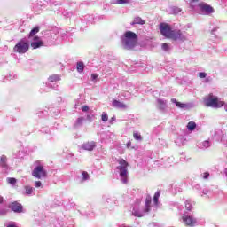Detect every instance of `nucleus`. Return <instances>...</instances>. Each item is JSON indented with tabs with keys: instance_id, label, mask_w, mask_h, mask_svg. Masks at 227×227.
<instances>
[{
	"instance_id": "3",
	"label": "nucleus",
	"mask_w": 227,
	"mask_h": 227,
	"mask_svg": "<svg viewBox=\"0 0 227 227\" xmlns=\"http://www.w3.org/2000/svg\"><path fill=\"white\" fill-rule=\"evenodd\" d=\"M119 166L117 167V169L120 171V176L123 182V184H127V173H129V170L127 168H129V162L125 160L124 159L118 160Z\"/></svg>"
},
{
	"instance_id": "37",
	"label": "nucleus",
	"mask_w": 227,
	"mask_h": 227,
	"mask_svg": "<svg viewBox=\"0 0 227 227\" xmlns=\"http://www.w3.org/2000/svg\"><path fill=\"white\" fill-rule=\"evenodd\" d=\"M199 77L200 79H205V77H207V73H199Z\"/></svg>"
},
{
	"instance_id": "25",
	"label": "nucleus",
	"mask_w": 227,
	"mask_h": 227,
	"mask_svg": "<svg viewBox=\"0 0 227 227\" xmlns=\"http://www.w3.org/2000/svg\"><path fill=\"white\" fill-rule=\"evenodd\" d=\"M130 0H116L114 4H129Z\"/></svg>"
},
{
	"instance_id": "11",
	"label": "nucleus",
	"mask_w": 227,
	"mask_h": 227,
	"mask_svg": "<svg viewBox=\"0 0 227 227\" xmlns=\"http://www.w3.org/2000/svg\"><path fill=\"white\" fill-rule=\"evenodd\" d=\"M200 8L202 12H205L206 13H214L215 12L214 7L207 4H200Z\"/></svg>"
},
{
	"instance_id": "8",
	"label": "nucleus",
	"mask_w": 227,
	"mask_h": 227,
	"mask_svg": "<svg viewBox=\"0 0 227 227\" xmlns=\"http://www.w3.org/2000/svg\"><path fill=\"white\" fill-rule=\"evenodd\" d=\"M182 219L183 222L185 223V226H194V224H196V219L192 218V216L183 215Z\"/></svg>"
},
{
	"instance_id": "35",
	"label": "nucleus",
	"mask_w": 227,
	"mask_h": 227,
	"mask_svg": "<svg viewBox=\"0 0 227 227\" xmlns=\"http://www.w3.org/2000/svg\"><path fill=\"white\" fill-rule=\"evenodd\" d=\"M86 118L89 123H91V121H93V115L88 114Z\"/></svg>"
},
{
	"instance_id": "44",
	"label": "nucleus",
	"mask_w": 227,
	"mask_h": 227,
	"mask_svg": "<svg viewBox=\"0 0 227 227\" xmlns=\"http://www.w3.org/2000/svg\"><path fill=\"white\" fill-rule=\"evenodd\" d=\"M7 227H17V225L10 224Z\"/></svg>"
},
{
	"instance_id": "38",
	"label": "nucleus",
	"mask_w": 227,
	"mask_h": 227,
	"mask_svg": "<svg viewBox=\"0 0 227 227\" xmlns=\"http://www.w3.org/2000/svg\"><path fill=\"white\" fill-rule=\"evenodd\" d=\"M98 74H91V81H96V80L98 79Z\"/></svg>"
},
{
	"instance_id": "16",
	"label": "nucleus",
	"mask_w": 227,
	"mask_h": 227,
	"mask_svg": "<svg viewBox=\"0 0 227 227\" xmlns=\"http://www.w3.org/2000/svg\"><path fill=\"white\" fill-rule=\"evenodd\" d=\"M131 24H132V26H134L136 24H140L141 26H143V24H145V20H143V19H141V17H135L134 20Z\"/></svg>"
},
{
	"instance_id": "22",
	"label": "nucleus",
	"mask_w": 227,
	"mask_h": 227,
	"mask_svg": "<svg viewBox=\"0 0 227 227\" xmlns=\"http://www.w3.org/2000/svg\"><path fill=\"white\" fill-rule=\"evenodd\" d=\"M77 71L82 73L84 72V63L82 62H78L76 66Z\"/></svg>"
},
{
	"instance_id": "32",
	"label": "nucleus",
	"mask_w": 227,
	"mask_h": 227,
	"mask_svg": "<svg viewBox=\"0 0 227 227\" xmlns=\"http://www.w3.org/2000/svg\"><path fill=\"white\" fill-rule=\"evenodd\" d=\"M204 148H209L210 142L208 140H206L202 143Z\"/></svg>"
},
{
	"instance_id": "2",
	"label": "nucleus",
	"mask_w": 227,
	"mask_h": 227,
	"mask_svg": "<svg viewBox=\"0 0 227 227\" xmlns=\"http://www.w3.org/2000/svg\"><path fill=\"white\" fill-rule=\"evenodd\" d=\"M204 104L207 107H215V109H219V107L224 106V102L219 100V98L214 96V94H209L207 98L204 99Z\"/></svg>"
},
{
	"instance_id": "30",
	"label": "nucleus",
	"mask_w": 227,
	"mask_h": 227,
	"mask_svg": "<svg viewBox=\"0 0 227 227\" xmlns=\"http://www.w3.org/2000/svg\"><path fill=\"white\" fill-rule=\"evenodd\" d=\"M101 120H102V121H105V122H106L107 120H109V117L107 116V114H106V112L102 113Z\"/></svg>"
},
{
	"instance_id": "18",
	"label": "nucleus",
	"mask_w": 227,
	"mask_h": 227,
	"mask_svg": "<svg viewBox=\"0 0 227 227\" xmlns=\"http://www.w3.org/2000/svg\"><path fill=\"white\" fill-rule=\"evenodd\" d=\"M150 205H152V198L146 197L145 199V212H150Z\"/></svg>"
},
{
	"instance_id": "40",
	"label": "nucleus",
	"mask_w": 227,
	"mask_h": 227,
	"mask_svg": "<svg viewBox=\"0 0 227 227\" xmlns=\"http://www.w3.org/2000/svg\"><path fill=\"white\" fill-rule=\"evenodd\" d=\"M35 187H42V182L41 181H36L35 182Z\"/></svg>"
},
{
	"instance_id": "41",
	"label": "nucleus",
	"mask_w": 227,
	"mask_h": 227,
	"mask_svg": "<svg viewBox=\"0 0 227 227\" xmlns=\"http://www.w3.org/2000/svg\"><path fill=\"white\" fill-rule=\"evenodd\" d=\"M4 203V198L0 195V205H3Z\"/></svg>"
},
{
	"instance_id": "7",
	"label": "nucleus",
	"mask_w": 227,
	"mask_h": 227,
	"mask_svg": "<svg viewBox=\"0 0 227 227\" xmlns=\"http://www.w3.org/2000/svg\"><path fill=\"white\" fill-rule=\"evenodd\" d=\"M170 40H182V31L180 30H171L170 34H168V37Z\"/></svg>"
},
{
	"instance_id": "43",
	"label": "nucleus",
	"mask_w": 227,
	"mask_h": 227,
	"mask_svg": "<svg viewBox=\"0 0 227 227\" xmlns=\"http://www.w3.org/2000/svg\"><path fill=\"white\" fill-rule=\"evenodd\" d=\"M36 40H40V37L35 36V37H34V41H36Z\"/></svg>"
},
{
	"instance_id": "31",
	"label": "nucleus",
	"mask_w": 227,
	"mask_h": 227,
	"mask_svg": "<svg viewBox=\"0 0 227 227\" xmlns=\"http://www.w3.org/2000/svg\"><path fill=\"white\" fill-rule=\"evenodd\" d=\"M82 175V180H90V174H88V172L83 171Z\"/></svg>"
},
{
	"instance_id": "20",
	"label": "nucleus",
	"mask_w": 227,
	"mask_h": 227,
	"mask_svg": "<svg viewBox=\"0 0 227 227\" xmlns=\"http://www.w3.org/2000/svg\"><path fill=\"white\" fill-rule=\"evenodd\" d=\"M84 123V117H79L74 123V127H81Z\"/></svg>"
},
{
	"instance_id": "23",
	"label": "nucleus",
	"mask_w": 227,
	"mask_h": 227,
	"mask_svg": "<svg viewBox=\"0 0 227 227\" xmlns=\"http://www.w3.org/2000/svg\"><path fill=\"white\" fill-rule=\"evenodd\" d=\"M157 102L160 109H164L166 107V101L158 99Z\"/></svg>"
},
{
	"instance_id": "33",
	"label": "nucleus",
	"mask_w": 227,
	"mask_h": 227,
	"mask_svg": "<svg viewBox=\"0 0 227 227\" xmlns=\"http://www.w3.org/2000/svg\"><path fill=\"white\" fill-rule=\"evenodd\" d=\"M161 47L163 51H169V45L168 43H163Z\"/></svg>"
},
{
	"instance_id": "15",
	"label": "nucleus",
	"mask_w": 227,
	"mask_h": 227,
	"mask_svg": "<svg viewBox=\"0 0 227 227\" xmlns=\"http://www.w3.org/2000/svg\"><path fill=\"white\" fill-rule=\"evenodd\" d=\"M48 80L50 82H58V81H61V78L58 74H52L48 78Z\"/></svg>"
},
{
	"instance_id": "45",
	"label": "nucleus",
	"mask_w": 227,
	"mask_h": 227,
	"mask_svg": "<svg viewBox=\"0 0 227 227\" xmlns=\"http://www.w3.org/2000/svg\"><path fill=\"white\" fill-rule=\"evenodd\" d=\"M225 175H226V176H227V168H225Z\"/></svg>"
},
{
	"instance_id": "19",
	"label": "nucleus",
	"mask_w": 227,
	"mask_h": 227,
	"mask_svg": "<svg viewBox=\"0 0 227 227\" xmlns=\"http://www.w3.org/2000/svg\"><path fill=\"white\" fill-rule=\"evenodd\" d=\"M37 33H40V27H34L28 35V38H32V36H35V35H36Z\"/></svg>"
},
{
	"instance_id": "10",
	"label": "nucleus",
	"mask_w": 227,
	"mask_h": 227,
	"mask_svg": "<svg viewBox=\"0 0 227 227\" xmlns=\"http://www.w3.org/2000/svg\"><path fill=\"white\" fill-rule=\"evenodd\" d=\"M95 146H97V145L95 144V142L91 141V142H86L82 145V150H87V152H92V150L95 149Z\"/></svg>"
},
{
	"instance_id": "4",
	"label": "nucleus",
	"mask_w": 227,
	"mask_h": 227,
	"mask_svg": "<svg viewBox=\"0 0 227 227\" xmlns=\"http://www.w3.org/2000/svg\"><path fill=\"white\" fill-rule=\"evenodd\" d=\"M27 51H29V42L27 40H20L13 47V52H18V54H26Z\"/></svg>"
},
{
	"instance_id": "13",
	"label": "nucleus",
	"mask_w": 227,
	"mask_h": 227,
	"mask_svg": "<svg viewBox=\"0 0 227 227\" xmlns=\"http://www.w3.org/2000/svg\"><path fill=\"white\" fill-rule=\"evenodd\" d=\"M6 162H8V158L5 155H2L0 158V166L2 168H8Z\"/></svg>"
},
{
	"instance_id": "36",
	"label": "nucleus",
	"mask_w": 227,
	"mask_h": 227,
	"mask_svg": "<svg viewBox=\"0 0 227 227\" xmlns=\"http://www.w3.org/2000/svg\"><path fill=\"white\" fill-rule=\"evenodd\" d=\"M133 215H135V217H143V215L137 211L133 212Z\"/></svg>"
},
{
	"instance_id": "14",
	"label": "nucleus",
	"mask_w": 227,
	"mask_h": 227,
	"mask_svg": "<svg viewBox=\"0 0 227 227\" xmlns=\"http://www.w3.org/2000/svg\"><path fill=\"white\" fill-rule=\"evenodd\" d=\"M32 49H40V47L43 46V42L38 41V42H33L31 43Z\"/></svg>"
},
{
	"instance_id": "9",
	"label": "nucleus",
	"mask_w": 227,
	"mask_h": 227,
	"mask_svg": "<svg viewBox=\"0 0 227 227\" xmlns=\"http://www.w3.org/2000/svg\"><path fill=\"white\" fill-rule=\"evenodd\" d=\"M10 208H11V210H12V212L20 214L22 212V204H20L19 202H12L10 205Z\"/></svg>"
},
{
	"instance_id": "17",
	"label": "nucleus",
	"mask_w": 227,
	"mask_h": 227,
	"mask_svg": "<svg viewBox=\"0 0 227 227\" xmlns=\"http://www.w3.org/2000/svg\"><path fill=\"white\" fill-rule=\"evenodd\" d=\"M172 102L174 104H176V107H180V109H185V107H187V105L184 103H180L178 101H176V99L173 98Z\"/></svg>"
},
{
	"instance_id": "1",
	"label": "nucleus",
	"mask_w": 227,
	"mask_h": 227,
	"mask_svg": "<svg viewBox=\"0 0 227 227\" xmlns=\"http://www.w3.org/2000/svg\"><path fill=\"white\" fill-rule=\"evenodd\" d=\"M122 45L127 51H132L138 42L137 35L132 31H126L121 39Z\"/></svg>"
},
{
	"instance_id": "12",
	"label": "nucleus",
	"mask_w": 227,
	"mask_h": 227,
	"mask_svg": "<svg viewBox=\"0 0 227 227\" xmlns=\"http://www.w3.org/2000/svg\"><path fill=\"white\" fill-rule=\"evenodd\" d=\"M113 106L114 107H117L119 109H127V105L116 99L113 101Z\"/></svg>"
},
{
	"instance_id": "5",
	"label": "nucleus",
	"mask_w": 227,
	"mask_h": 227,
	"mask_svg": "<svg viewBox=\"0 0 227 227\" xmlns=\"http://www.w3.org/2000/svg\"><path fill=\"white\" fill-rule=\"evenodd\" d=\"M32 176L35 178H38V180H40L42 178H47V170H45V168H43V166L37 165L32 171Z\"/></svg>"
},
{
	"instance_id": "26",
	"label": "nucleus",
	"mask_w": 227,
	"mask_h": 227,
	"mask_svg": "<svg viewBox=\"0 0 227 227\" xmlns=\"http://www.w3.org/2000/svg\"><path fill=\"white\" fill-rule=\"evenodd\" d=\"M133 137L137 141H141L143 139V137H141V134H139L138 132H134L133 133Z\"/></svg>"
},
{
	"instance_id": "39",
	"label": "nucleus",
	"mask_w": 227,
	"mask_h": 227,
	"mask_svg": "<svg viewBox=\"0 0 227 227\" xmlns=\"http://www.w3.org/2000/svg\"><path fill=\"white\" fill-rule=\"evenodd\" d=\"M209 176H210V173H208V172H205L204 175H203V178L205 180H207V178H208Z\"/></svg>"
},
{
	"instance_id": "24",
	"label": "nucleus",
	"mask_w": 227,
	"mask_h": 227,
	"mask_svg": "<svg viewBox=\"0 0 227 227\" xmlns=\"http://www.w3.org/2000/svg\"><path fill=\"white\" fill-rule=\"evenodd\" d=\"M187 129L188 130H194V129H196V122L194 121L188 122Z\"/></svg>"
},
{
	"instance_id": "42",
	"label": "nucleus",
	"mask_w": 227,
	"mask_h": 227,
	"mask_svg": "<svg viewBox=\"0 0 227 227\" xmlns=\"http://www.w3.org/2000/svg\"><path fill=\"white\" fill-rule=\"evenodd\" d=\"M130 146H132V142L131 141H129L127 143V148H130Z\"/></svg>"
},
{
	"instance_id": "21",
	"label": "nucleus",
	"mask_w": 227,
	"mask_h": 227,
	"mask_svg": "<svg viewBox=\"0 0 227 227\" xmlns=\"http://www.w3.org/2000/svg\"><path fill=\"white\" fill-rule=\"evenodd\" d=\"M159 198H160V192H156L153 199L155 205L159 204Z\"/></svg>"
},
{
	"instance_id": "29",
	"label": "nucleus",
	"mask_w": 227,
	"mask_h": 227,
	"mask_svg": "<svg viewBox=\"0 0 227 227\" xmlns=\"http://www.w3.org/2000/svg\"><path fill=\"white\" fill-rule=\"evenodd\" d=\"M26 194H33V191H35V188L31 186H25Z\"/></svg>"
},
{
	"instance_id": "27",
	"label": "nucleus",
	"mask_w": 227,
	"mask_h": 227,
	"mask_svg": "<svg viewBox=\"0 0 227 227\" xmlns=\"http://www.w3.org/2000/svg\"><path fill=\"white\" fill-rule=\"evenodd\" d=\"M185 208L189 212H191V210H192V204L191 203L190 200H186V202H185Z\"/></svg>"
},
{
	"instance_id": "28",
	"label": "nucleus",
	"mask_w": 227,
	"mask_h": 227,
	"mask_svg": "<svg viewBox=\"0 0 227 227\" xmlns=\"http://www.w3.org/2000/svg\"><path fill=\"white\" fill-rule=\"evenodd\" d=\"M7 182L8 184H11V185H15L17 184V179L14 177H8Z\"/></svg>"
},
{
	"instance_id": "6",
	"label": "nucleus",
	"mask_w": 227,
	"mask_h": 227,
	"mask_svg": "<svg viewBox=\"0 0 227 227\" xmlns=\"http://www.w3.org/2000/svg\"><path fill=\"white\" fill-rule=\"evenodd\" d=\"M160 33L168 38L171 33V27L168 23H160Z\"/></svg>"
},
{
	"instance_id": "34",
	"label": "nucleus",
	"mask_w": 227,
	"mask_h": 227,
	"mask_svg": "<svg viewBox=\"0 0 227 227\" xmlns=\"http://www.w3.org/2000/svg\"><path fill=\"white\" fill-rule=\"evenodd\" d=\"M82 111L83 113H87V111H90V107L88 106H82Z\"/></svg>"
}]
</instances>
